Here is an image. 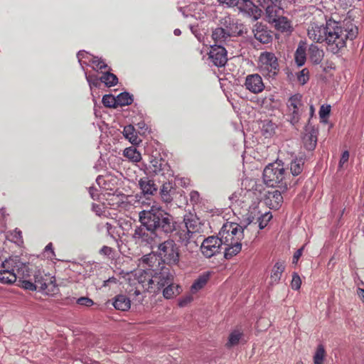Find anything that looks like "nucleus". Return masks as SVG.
<instances>
[{"mask_svg": "<svg viewBox=\"0 0 364 364\" xmlns=\"http://www.w3.org/2000/svg\"><path fill=\"white\" fill-rule=\"evenodd\" d=\"M139 221L140 225L134 229L132 240L141 247L151 248L156 245L158 232L169 235L176 231V223L172 215L156 205L141 210Z\"/></svg>", "mask_w": 364, "mask_h": 364, "instance_id": "obj_1", "label": "nucleus"}, {"mask_svg": "<svg viewBox=\"0 0 364 364\" xmlns=\"http://www.w3.org/2000/svg\"><path fill=\"white\" fill-rule=\"evenodd\" d=\"M358 33V27L350 21L341 23L328 20L326 25L311 23L307 29V36L310 39L318 43H326L327 48L334 54L346 48V41L353 40Z\"/></svg>", "mask_w": 364, "mask_h": 364, "instance_id": "obj_2", "label": "nucleus"}, {"mask_svg": "<svg viewBox=\"0 0 364 364\" xmlns=\"http://www.w3.org/2000/svg\"><path fill=\"white\" fill-rule=\"evenodd\" d=\"M288 173L281 161H277L265 166L262 178L264 183L269 187H278L282 191L287 189Z\"/></svg>", "mask_w": 364, "mask_h": 364, "instance_id": "obj_3", "label": "nucleus"}, {"mask_svg": "<svg viewBox=\"0 0 364 364\" xmlns=\"http://www.w3.org/2000/svg\"><path fill=\"white\" fill-rule=\"evenodd\" d=\"M157 253L161 261L169 266L176 265L180 261V248L172 239L160 243L158 245Z\"/></svg>", "mask_w": 364, "mask_h": 364, "instance_id": "obj_4", "label": "nucleus"}, {"mask_svg": "<svg viewBox=\"0 0 364 364\" xmlns=\"http://www.w3.org/2000/svg\"><path fill=\"white\" fill-rule=\"evenodd\" d=\"M258 69L266 77L274 78L279 71L277 57L272 52H262L258 58Z\"/></svg>", "mask_w": 364, "mask_h": 364, "instance_id": "obj_5", "label": "nucleus"}, {"mask_svg": "<svg viewBox=\"0 0 364 364\" xmlns=\"http://www.w3.org/2000/svg\"><path fill=\"white\" fill-rule=\"evenodd\" d=\"M245 228L238 223L228 222L222 226L218 232V239L224 244H233L241 242L243 239Z\"/></svg>", "mask_w": 364, "mask_h": 364, "instance_id": "obj_6", "label": "nucleus"}, {"mask_svg": "<svg viewBox=\"0 0 364 364\" xmlns=\"http://www.w3.org/2000/svg\"><path fill=\"white\" fill-rule=\"evenodd\" d=\"M0 272L18 273L19 275H29L28 266L26 263L19 260L18 257H11L4 260L1 267H0Z\"/></svg>", "mask_w": 364, "mask_h": 364, "instance_id": "obj_7", "label": "nucleus"}, {"mask_svg": "<svg viewBox=\"0 0 364 364\" xmlns=\"http://www.w3.org/2000/svg\"><path fill=\"white\" fill-rule=\"evenodd\" d=\"M149 170L156 175H160L169 180L173 176V171L167 161L161 157H154L149 164Z\"/></svg>", "mask_w": 364, "mask_h": 364, "instance_id": "obj_8", "label": "nucleus"}, {"mask_svg": "<svg viewBox=\"0 0 364 364\" xmlns=\"http://www.w3.org/2000/svg\"><path fill=\"white\" fill-rule=\"evenodd\" d=\"M173 284V274L166 267H163L160 272L153 275V287H155V291L152 292L161 291L164 287Z\"/></svg>", "mask_w": 364, "mask_h": 364, "instance_id": "obj_9", "label": "nucleus"}, {"mask_svg": "<svg viewBox=\"0 0 364 364\" xmlns=\"http://www.w3.org/2000/svg\"><path fill=\"white\" fill-rule=\"evenodd\" d=\"M223 244L218 237H208L201 243V253L203 254L204 257L210 258L220 251L221 246Z\"/></svg>", "mask_w": 364, "mask_h": 364, "instance_id": "obj_10", "label": "nucleus"}, {"mask_svg": "<svg viewBox=\"0 0 364 364\" xmlns=\"http://www.w3.org/2000/svg\"><path fill=\"white\" fill-rule=\"evenodd\" d=\"M209 58L218 68L225 66L227 62V52L223 46L214 44L210 47Z\"/></svg>", "mask_w": 364, "mask_h": 364, "instance_id": "obj_11", "label": "nucleus"}, {"mask_svg": "<svg viewBox=\"0 0 364 364\" xmlns=\"http://www.w3.org/2000/svg\"><path fill=\"white\" fill-rule=\"evenodd\" d=\"M245 87L251 93L257 95L264 90L265 86L259 74H250L245 77Z\"/></svg>", "mask_w": 364, "mask_h": 364, "instance_id": "obj_12", "label": "nucleus"}, {"mask_svg": "<svg viewBox=\"0 0 364 364\" xmlns=\"http://www.w3.org/2000/svg\"><path fill=\"white\" fill-rule=\"evenodd\" d=\"M301 94H296L291 96L287 100V110L291 116L290 122L294 124L299 121V108L301 107Z\"/></svg>", "mask_w": 364, "mask_h": 364, "instance_id": "obj_13", "label": "nucleus"}, {"mask_svg": "<svg viewBox=\"0 0 364 364\" xmlns=\"http://www.w3.org/2000/svg\"><path fill=\"white\" fill-rule=\"evenodd\" d=\"M235 6L252 17L254 21H257L261 16V10L255 5L252 0H240Z\"/></svg>", "mask_w": 364, "mask_h": 364, "instance_id": "obj_14", "label": "nucleus"}, {"mask_svg": "<svg viewBox=\"0 0 364 364\" xmlns=\"http://www.w3.org/2000/svg\"><path fill=\"white\" fill-rule=\"evenodd\" d=\"M217 28H222L235 35L240 36L242 34V30L240 27H239L237 21L230 16L222 17L220 20V26L217 27Z\"/></svg>", "mask_w": 364, "mask_h": 364, "instance_id": "obj_15", "label": "nucleus"}, {"mask_svg": "<svg viewBox=\"0 0 364 364\" xmlns=\"http://www.w3.org/2000/svg\"><path fill=\"white\" fill-rule=\"evenodd\" d=\"M317 134L318 132L314 127H311L309 124L306 125L302 140L304 147L307 151H312L316 147V144H317Z\"/></svg>", "mask_w": 364, "mask_h": 364, "instance_id": "obj_16", "label": "nucleus"}, {"mask_svg": "<svg viewBox=\"0 0 364 364\" xmlns=\"http://www.w3.org/2000/svg\"><path fill=\"white\" fill-rule=\"evenodd\" d=\"M283 202L280 191H269L265 194V203L272 209H278Z\"/></svg>", "mask_w": 364, "mask_h": 364, "instance_id": "obj_17", "label": "nucleus"}, {"mask_svg": "<svg viewBox=\"0 0 364 364\" xmlns=\"http://www.w3.org/2000/svg\"><path fill=\"white\" fill-rule=\"evenodd\" d=\"M139 185L141 193H143L144 196H153L157 192L158 187L156 184L148 176L141 178L139 181Z\"/></svg>", "mask_w": 364, "mask_h": 364, "instance_id": "obj_18", "label": "nucleus"}, {"mask_svg": "<svg viewBox=\"0 0 364 364\" xmlns=\"http://www.w3.org/2000/svg\"><path fill=\"white\" fill-rule=\"evenodd\" d=\"M137 281L139 284L144 289V290L149 292L154 291V287H153V275L146 271H139L137 274Z\"/></svg>", "mask_w": 364, "mask_h": 364, "instance_id": "obj_19", "label": "nucleus"}, {"mask_svg": "<svg viewBox=\"0 0 364 364\" xmlns=\"http://www.w3.org/2000/svg\"><path fill=\"white\" fill-rule=\"evenodd\" d=\"M237 36V34H232L222 28H217L214 29L212 33V38L214 42H215V45L221 46L225 44L226 41H228L230 38Z\"/></svg>", "mask_w": 364, "mask_h": 364, "instance_id": "obj_20", "label": "nucleus"}, {"mask_svg": "<svg viewBox=\"0 0 364 364\" xmlns=\"http://www.w3.org/2000/svg\"><path fill=\"white\" fill-rule=\"evenodd\" d=\"M253 32L255 38L262 44H268L272 41V36L269 34V31L264 28L262 25L255 26Z\"/></svg>", "mask_w": 364, "mask_h": 364, "instance_id": "obj_21", "label": "nucleus"}, {"mask_svg": "<svg viewBox=\"0 0 364 364\" xmlns=\"http://www.w3.org/2000/svg\"><path fill=\"white\" fill-rule=\"evenodd\" d=\"M282 6H277L273 3L267 6L265 9L266 16L269 22L274 21L277 18H283Z\"/></svg>", "mask_w": 364, "mask_h": 364, "instance_id": "obj_22", "label": "nucleus"}, {"mask_svg": "<svg viewBox=\"0 0 364 364\" xmlns=\"http://www.w3.org/2000/svg\"><path fill=\"white\" fill-rule=\"evenodd\" d=\"M185 229L193 231H200V220L194 215L189 213L184 217Z\"/></svg>", "mask_w": 364, "mask_h": 364, "instance_id": "obj_23", "label": "nucleus"}, {"mask_svg": "<svg viewBox=\"0 0 364 364\" xmlns=\"http://www.w3.org/2000/svg\"><path fill=\"white\" fill-rule=\"evenodd\" d=\"M309 58L314 65H318L321 63L323 58V51L319 49L318 47L314 44H311L309 48Z\"/></svg>", "mask_w": 364, "mask_h": 364, "instance_id": "obj_24", "label": "nucleus"}, {"mask_svg": "<svg viewBox=\"0 0 364 364\" xmlns=\"http://www.w3.org/2000/svg\"><path fill=\"white\" fill-rule=\"evenodd\" d=\"M112 305L117 310L127 311L130 308V300L123 294L117 295Z\"/></svg>", "mask_w": 364, "mask_h": 364, "instance_id": "obj_25", "label": "nucleus"}, {"mask_svg": "<svg viewBox=\"0 0 364 364\" xmlns=\"http://www.w3.org/2000/svg\"><path fill=\"white\" fill-rule=\"evenodd\" d=\"M29 275H19L18 273L0 272V282L3 284H13L16 279L28 277Z\"/></svg>", "mask_w": 364, "mask_h": 364, "instance_id": "obj_26", "label": "nucleus"}, {"mask_svg": "<svg viewBox=\"0 0 364 364\" xmlns=\"http://www.w3.org/2000/svg\"><path fill=\"white\" fill-rule=\"evenodd\" d=\"M161 289H163V295L166 299H171L181 292V287L174 283L166 286Z\"/></svg>", "mask_w": 364, "mask_h": 364, "instance_id": "obj_27", "label": "nucleus"}, {"mask_svg": "<svg viewBox=\"0 0 364 364\" xmlns=\"http://www.w3.org/2000/svg\"><path fill=\"white\" fill-rule=\"evenodd\" d=\"M210 274L208 272L200 274L197 277L196 280L193 282L191 287V291L195 294L205 287V284L209 280Z\"/></svg>", "mask_w": 364, "mask_h": 364, "instance_id": "obj_28", "label": "nucleus"}, {"mask_svg": "<svg viewBox=\"0 0 364 364\" xmlns=\"http://www.w3.org/2000/svg\"><path fill=\"white\" fill-rule=\"evenodd\" d=\"M123 134L125 139H127L132 144H139L141 142L139 137L136 135V130L131 124L124 127Z\"/></svg>", "mask_w": 364, "mask_h": 364, "instance_id": "obj_29", "label": "nucleus"}, {"mask_svg": "<svg viewBox=\"0 0 364 364\" xmlns=\"http://www.w3.org/2000/svg\"><path fill=\"white\" fill-rule=\"evenodd\" d=\"M284 270L285 265L283 262H277L274 264L272 275H270V280H272V284H277L281 280L282 274Z\"/></svg>", "mask_w": 364, "mask_h": 364, "instance_id": "obj_30", "label": "nucleus"}, {"mask_svg": "<svg viewBox=\"0 0 364 364\" xmlns=\"http://www.w3.org/2000/svg\"><path fill=\"white\" fill-rule=\"evenodd\" d=\"M225 245V258L226 259H232V257L240 252L242 249V243L236 242L233 244H223Z\"/></svg>", "mask_w": 364, "mask_h": 364, "instance_id": "obj_31", "label": "nucleus"}, {"mask_svg": "<svg viewBox=\"0 0 364 364\" xmlns=\"http://www.w3.org/2000/svg\"><path fill=\"white\" fill-rule=\"evenodd\" d=\"M294 61L299 67H301L306 62V47L302 41L299 44L296 53H294Z\"/></svg>", "mask_w": 364, "mask_h": 364, "instance_id": "obj_32", "label": "nucleus"}, {"mask_svg": "<svg viewBox=\"0 0 364 364\" xmlns=\"http://www.w3.org/2000/svg\"><path fill=\"white\" fill-rule=\"evenodd\" d=\"M200 232L196 230H181L179 233V242L181 245L184 246H188L190 242L194 237V235L199 233Z\"/></svg>", "mask_w": 364, "mask_h": 364, "instance_id": "obj_33", "label": "nucleus"}, {"mask_svg": "<svg viewBox=\"0 0 364 364\" xmlns=\"http://www.w3.org/2000/svg\"><path fill=\"white\" fill-rule=\"evenodd\" d=\"M123 154L124 157L134 163L139 162L141 159V154L135 146L127 147L124 150Z\"/></svg>", "mask_w": 364, "mask_h": 364, "instance_id": "obj_34", "label": "nucleus"}, {"mask_svg": "<svg viewBox=\"0 0 364 364\" xmlns=\"http://www.w3.org/2000/svg\"><path fill=\"white\" fill-rule=\"evenodd\" d=\"M173 186L171 182L164 183L160 189V195L164 202L169 203L172 201L171 193Z\"/></svg>", "mask_w": 364, "mask_h": 364, "instance_id": "obj_35", "label": "nucleus"}, {"mask_svg": "<svg viewBox=\"0 0 364 364\" xmlns=\"http://www.w3.org/2000/svg\"><path fill=\"white\" fill-rule=\"evenodd\" d=\"M277 128L276 123L271 120H264L262 124V132L266 137H269L274 134Z\"/></svg>", "mask_w": 364, "mask_h": 364, "instance_id": "obj_36", "label": "nucleus"}, {"mask_svg": "<svg viewBox=\"0 0 364 364\" xmlns=\"http://www.w3.org/2000/svg\"><path fill=\"white\" fill-rule=\"evenodd\" d=\"M304 161L302 158L296 159L290 163V172L294 176H297L301 173L303 171Z\"/></svg>", "mask_w": 364, "mask_h": 364, "instance_id": "obj_37", "label": "nucleus"}, {"mask_svg": "<svg viewBox=\"0 0 364 364\" xmlns=\"http://www.w3.org/2000/svg\"><path fill=\"white\" fill-rule=\"evenodd\" d=\"M100 80L108 87H111L117 85L119 82L117 76L109 72L104 73L103 75L100 77Z\"/></svg>", "mask_w": 364, "mask_h": 364, "instance_id": "obj_38", "label": "nucleus"}, {"mask_svg": "<svg viewBox=\"0 0 364 364\" xmlns=\"http://www.w3.org/2000/svg\"><path fill=\"white\" fill-rule=\"evenodd\" d=\"M117 102L120 107L127 106L132 105L133 102L132 95L129 93L124 92L116 97Z\"/></svg>", "mask_w": 364, "mask_h": 364, "instance_id": "obj_39", "label": "nucleus"}, {"mask_svg": "<svg viewBox=\"0 0 364 364\" xmlns=\"http://www.w3.org/2000/svg\"><path fill=\"white\" fill-rule=\"evenodd\" d=\"M242 333L240 332V330H233L232 332L230 333L228 342L226 343V346L228 348L232 347L237 345L239 343L242 338Z\"/></svg>", "mask_w": 364, "mask_h": 364, "instance_id": "obj_40", "label": "nucleus"}, {"mask_svg": "<svg viewBox=\"0 0 364 364\" xmlns=\"http://www.w3.org/2000/svg\"><path fill=\"white\" fill-rule=\"evenodd\" d=\"M326 357V350L323 345L319 344L317 347L316 352L314 355V364H323V361Z\"/></svg>", "mask_w": 364, "mask_h": 364, "instance_id": "obj_41", "label": "nucleus"}, {"mask_svg": "<svg viewBox=\"0 0 364 364\" xmlns=\"http://www.w3.org/2000/svg\"><path fill=\"white\" fill-rule=\"evenodd\" d=\"M34 277V283L36 284V287L39 288V290L46 291L47 289H48V284L47 283V277H48V276L46 275L45 277H43L41 274H36Z\"/></svg>", "mask_w": 364, "mask_h": 364, "instance_id": "obj_42", "label": "nucleus"}, {"mask_svg": "<svg viewBox=\"0 0 364 364\" xmlns=\"http://www.w3.org/2000/svg\"><path fill=\"white\" fill-rule=\"evenodd\" d=\"M102 103L105 107L115 108L119 106L116 97H114L112 94L105 95L102 97Z\"/></svg>", "mask_w": 364, "mask_h": 364, "instance_id": "obj_43", "label": "nucleus"}, {"mask_svg": "<svg viewBox=\"0 0 364 364\" xmlns=\"http://www.w3.org/2000/svg\"><path fill=\"white\" fill-rule=\"evenodd\" d=\"M272 23H274L276 27L282 31H287L290 28L289 21L285 17L277 18Z\"/></svg>", "mask_w": 364, "mask_h": 364, "instance_id": "obj_44", "label": "nucleus"}, {"mask_svg": "<svg viewBox=\"0 0 364 364\" xmlns=\"http://www.w3.org/2000/svg\"><path fill=\"white\" fill-rule=\"evenodd\" d=\"M272 218V215L270 213H266L262 215L257 219L259 228L262 230L266 228L270 220Z\"/></svg>", "mask_w": 364, "mask_h": 364, "instance_id": "obj_45", "label": "nucleus"}, {"mask_svg": "<svg viewBox=\"0 0 364 364\" xmlns=\"http://www.w3.org/2000/svg\"><path fill=\"white\" fill-rule=\"evenodd\" d=\"M6 237L9 240L18 244L22 242V235H21V231L18 230H15L10 232V234L7 235Z\"/></svg>", "mask_w": 364, "mask_h": 364, "instance_id": "obj_46", "label": "nucleus"}, {"mask_svg": "<svg viewBox=\"0 0 364 364\" xmlns=\"http://www.w3.org/2000/svg\"><path fill=\"white\" fill-rule=\"evenodd\" d=\"M90 62L95 65L94 69L96 70H101L107 68V65L100 58L92 57Z\"/></svg>", "mask_w": 364, "mask_h": 364, "instance_id": "obj_47", "label": "nucleus"}, {"mask_svg": "<svg viewBox=\"0 0 364 364\" xmlns=\"http://www.w3.org/2000/svg\"><path fill=\"white\" fill-rule=\"evenodd\" d=\"M297 79L301 84H306V82L309 80V70H308L306 68L301 70L298 74Z\"/></svg>", "mask_w": 364, "mask_h": 364, "instance_id": "obj_48", "label": "nucleus"}, {"mask_svg": "<svg viewBox=\"0 0 364 364\" xmlns=\"http://www.w3.org/2000/svg\"><path fill=\"white\" fill-rule=\"evenodd\" d=\"M331 111V106L330 105H322L321 107V109H319L318 114L319 117H321V119L322 122H324L326 118L329 116Z\"/></svg>", "mask_w": 364, "mask_h": 364, "instance_id": "obj_49", "label": "nucleus"}, {"mask_svg": "<svg viewBox=\"0 0 364 364\" xmlns=\"http://www.w3.org/2000/svg\"><path fill=\"white\" fill-rule=\"evenodd\" d=\"M76 303L80 306L91 307L93 304V301L87 296H81L76 300Z\"/></svg>", "mask_w": 364, "mask_h": 364, "instance_id": "obj_50", "label": "nucleus"}, {"mask_svg": "<svg viewBox=\"0 0 364 364\" xmlns=\"http://www.w3.org/2000/svg\"><path fill=\"white\" fill-rule=\"evenodd\" d=\"M301 279L297 273L293 274L292 281H291V287L294 290H298L301 288Z\"/></svg>", "mask_w": 364, "mask_h": 364, "instance_id": "obj_51", "label": "nucleus"}, {"mask_svg": "<svg viewBox=\"0 0 364 364\" xmlns=\"http://www.w3.org/2000/svg\"><path fill=\"white\" fill-rule=\"evenodd\" d=\"M86 78H87V81L89 85H90V87H97L99 86L100 80L96 75H86Z\"/></svg>", "mask_w": 364, "mask_h": 364, "instance_id": "obj_52", "label": "nucleus"}, {"mask_svg": "<svg viewBox=\"0 0 364 364\" xmlns=\"http://www.w3.org/2000/svg\"><path fill=\"white\" fill-rule=\"evenodd\" d=\"M23 287L30 291H36L38 289H39L38 287H37L35 283L28 280L23 281Z\"/></svg>", "mask_w": 364, "mask_h": 364, "instance_id": "obj_53", "label": "nucleus"}, {"mask_svg": "<svg viewBox=\"0 0 364 364\" xmlns=\"http://www.w3.org/2000/svg\"><path fill=\"white\" fill-rule=\"evenodd\" d=\"M129 294L132 296H135L136 301L139 304H141V301L144 300V298L142 296H140L141 291L138 287H136V289L134 290L133 293H132V290H129Z\"/></svg>", "mask_w": 364, "mask_h": 364, "instance_id": "obj_54", "label": "nucleus"}, {"mask_svg": "<svg viewBox=\"0 0 364 364\" xmlns=\"http://www.w3.org/2000/svg\"><path fill=\"white\" fill-rule=\"evenodd\" d=\"M350 154L348 151H345L343 152L341 161H339V167H342L343 164L346 163L349 160Z\"/></svg>", "mask_w": 364, "mask_h": 364, "instance_id": "obj_55", "label": "nucleus"}, {"mask_svg": "<svg viewBox=\"0 0 364 364\" xmlns=\"http://www.w3.org/2000/svg\"><path fill=\"white\" fill-rule=\"evenodd\" d=\"M190 200L197 203L200 201V194L196 191H192L191 193H190Z\"/></svg>", "mask_w": 364, "mask_h": 364, "instance_id": "obj_56", "label": "nucleus"}, {"mask_svg": "<svg viewBox=\"0 0 364 364\" xmlns=\"http://www.w3.org/2000/svg\"><path fill=\"white\" fill-rule=\"evenodd\" d=\"M112 253V248L107 246H103L100 250V254L109 257Z\"/></svg>", "mask_w": 364, "mask_h": 364, "instance_id": "obj_57", "label": "nucleus"}, {"mask_svg": "<svg viewBox=\"0 0 364 364\" xmlns=\"http://www.w3.org/2000/svg\"><path fill=\"white\" fill-rule=\"evenodd\" d=\"M47 283L48 284V289L46 291H53V289L55 288V279L52 277H47Z\"/></svg>", "mask_w": 364, "mask_h": 364, "instance_id": "obj_58", "label": "nucleus"}, {"mask_svg": "<svg viewBox=\"0 0 364 364\" xmlns=\"http://www.w3.org/2000/svg\"><path fill=\"white\" fill-rule=\"evenodd\" d=\"M304 246L296 250V253L294 254L293 264H297L299 259L301 257Z\"/></svg>", "mask_w": 364, "mask_h": 364, "instance_id": "obj_59", "label": "nucleus"}, {"mask_svg": "<svg viewBox=\"0 0 364 364\" xmlns=\"http://www.w3.org/2000/svg\"><path fill=\"white\" fill-rule=\"evenodd\" d=\"M239 1L240 0H218L222 4H225L228 6H235V5L238 4Z\"/></svg>", "mask_w": 364, "mask_h": 364, "instance_id": "obj_60", "label": "nucleus"}, {"mask_svg": "<svg viewBox=\"0 0 364 364\" xmlns=\"http://www.w3.org/2000/svg\"><path fill=\"white\" fill-rule=\"evenodd\" d=\"M97 189L94 187L89 188V194H90L92 199L95 200L99 198V195L96 193Z\"/></svg>", "mask_w": 364, "mask_h": 364, "instance_id": "obj_61", "label": "nucleus"}, {"mask_svg": "<svg viewBox=\"0 0 364 364\" xmlns=\"http://www.w3.org/2000/svg\"><path fill=\"white\" fill-rule=\"evenodd\" d=\"M191 301H192V298L190 297V296H186V298L180 300V301H179V306L181 307V308L184 307L188 304H189L191 302Z\"/></svg>", "mask_w": 364, "mask_h": 364, "instance_id": "obj_62", "label": "nucleus"}, {"mask_svg": "<svg viewBox=\"0 0 364 364\" xmlns=\"http://www.w3.org/2000/svg\"><path fill=\"white\" fill-rule=\"evenodd\" d=\"M44 250H46V252H50V255H48V257H52L55 256V252L53 250L52 243L47 245Z\"/></svg>", "mask_w": 364, "mask_h": 364, "instance_id": "obj_63", "label": "nucleus"}, {"mask_svg": "<svg viewBox=\"0 0 364 364\" xmlns=\"http://www.w3.org/2000/svg\"><path fill=\"white\" fill-rule=\"evenodd\" d=\"M357 294L360 299H361V301L364 304V289L362 288H358Z\"/></svg>", "mask_w": 364, "mask_h": 364, "instance_id": "obj_64", "label": "nucleus"}]
</instances>
